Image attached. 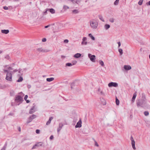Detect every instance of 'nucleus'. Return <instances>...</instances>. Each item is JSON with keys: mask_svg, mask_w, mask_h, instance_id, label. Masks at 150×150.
<instances>
[{"mask_svg": "<svg viewBox=\"0 0 150 150\" xmlns=\"http://www.w3.org/2000/svg\"><path fill=\"white\" fill-rule=\"evenodd\" d=\"M137 106H140L142 107H144L146 105V102L145 100H138L137 102Z\"/></svg>", "mask_w": 150, "mask_h": 150, "instance_id": "1", "label": "nucleus"}, {"mask_svg": "<svg viewBox=\"0 0 150 150\" xmlns=\"http://www.w3.org/2000/svg\"><path fill=\"white\" fill-rule=\"evenodd\" d=\"M18 130L19 132H21V129L20 127H19L18 128Z\"/></svg>", "mask_w": 150, "mask_h": 150, "instance_id": "59", "label": "nucleus"}, {"mask_svg": "<svg viewBox=\"0 0 150 150\" xmlns=\"http://www.w3.org/2000/svg\"><path fill=\"white\" fill-rule=\"evenodd\" d=\"M144 114L145 116H147L149 114V112L148 111H145L144 112Z\"/></svg>", "mask_w": 150, "mask_h": 150, "instance_id": "35", "label": "nucleus"}, {"mask_svg": "<svg viewBox=\"0 0 150 150\" xmlns=\"http://www.w3.org/2000/svg\"><path fill=\"white\" fill-rule=\"evenodd\" d=\"M131 139L132 141V148L134 150H135L136 148L135 146V142L132 136L131 137Z\"/></svg>", "mask_w": 150, "mask_h": 150, "instance_id": "10", "label": "nucleus"}, {"mask_svg": "<svg viewBox=\"0 0 150 150\" xmlns=\"http://www.w3.org/2000/svg\"><path fill=\"white\" fill-rule=\"evenodd\" d=\"M98 17L100 20L101 21H102L103 22H104L105 21L104 20V19L103 18V17L101 15H98Z\"/></svg>", "mask_w": 150, "mask_h": 150, "instance_id": "24", "label": "nucleus"}, {"mask_svg": "<svg viewBox=\"0 0 150 150\" xmlns=\"http://www.w3.org/2000/svg\"><path fill=\"white\" fill-rule=\"evenodd\" d=\"M4 72H7V73L8 72H10V71H8V70H4Z\"/></svg>", "mask_w": 150, "mask_h": 150, "instance_id": "55", "label": "nucleus"}, {"mask_svg": "<svg viewBox=\"0 0 150 150\" xmlns=\"http://www.w3.org/2000/svg\"><path fill=\"white\" fill-rule=\"evenodd\" d=\"M69 42V40L67 39L65 40H64V42L65 43H67Z\"/></svg>", "mask_w": 150, "mask_h": 150, "instance_id": "50", "label": "nucleus"}, {"mask_svg": "<svg viewBox=\"0 0 150 150\" xmlns=\"http://www.w3.org/2000/svg\"><path fill=\"white\" fill-rule=\"evenodd\" d=\"M72 13L74 14H76L79 13V11L75 9L72 11Z\"/></svg>", "mask_w": 150, "mask_h": 150, "instance_id": "30", "label": "nucleus"}, {"mask_svg": "<svg viewBox=\"0 0 150 150\" xmlns=\"http://www.w3.org/2000/svg\"><path fill=\"white\" fill-rule=\"evenodd\" d=\"M49 11L52 13H54L55 12V10L53 8L49 9Z\"/></svg>", "mask_w": 150, "mask_h": 150, "instance_id": "23", "label": "nucleus"}, {"mask_svg": "<svg viewBox=\"0 0 150 150\" xmlns=\"http://www.w3.org/2000/svg\"><path fill=\"white\" fill-rule=\"evenodd\" d=\"M51 29L53 30V31L54 32V33H55V30L56 28V26L54 25V24H51Z\"/></svg>", "mask_w": 150, "mask_h": 150, "instance_id": "12", "label": "nucleus"}, {"mask_svg": "<svg viewBox=\"0 0 150 150\" xmlns=\"http://www.w3.org/2000/svg\"><path fill=\"white\" fill-rule=\"evenodd\" d=\"M81 0H74V3H76L77 4H78L80 2Z\"/></svg>", "mask_w": 150, "mask_h": 150, "instance_id": "33", "label": "nucleus"}, {"mask_svg": "<svg viewBox=\"0 0 150 150\" xmlns=\"http://www.w3.org/2000/svg\"><path fill=\"white\" fill-rule=\"evenodd\" d=\"M3 8L5 10H7L8 9V8L7 6H4L3 7Z\"/></svg>", "mask_w": 150, "mask_h": 150, "instance_id": "44", "label": "nucleus"}, {"mask_svg": "<svg viewBox=\"0 0 150 150\" xmlns=\"http://www.w3.org/2000/svg\"><path fill=\"white\" fill-rule=\"evenodd\" d=\"M109 21L111 23H113L114 21V19L113 18H110L109 19Z\"/></svg>", "mask_w": 150, "mask_h": 150, "instance_id": "38", "label": "nucleus"}, {"mask_svg": "<svg viewBox=\"0 0 150 150\" xmlns=\"http://www.w3.org/2000/svg\"><path fill=\"white\" fill-rule=\"evenodd\" d=\"M13 115V113H10L8 115H12V116Z\"/></svg>", "mask_w": 150, "mask_h": 150, "instance_id": "61", "label": "nucleus"}, {"mask_svg": "<svg viewBox=\"0 0 150 150\" xmlns=\"http://www.w3.org/2000/svg\"><path fill=\"white\" fill-rule=\"evenodd\" d=\"M26 101V102L27 103H29L30 102V101L28 100H25Z\"/></svg>", "mask_w": 150, "mask_h": 150, "instance_id": "62", "label": "nucleus"}, {"mask_svg": "<svg viewBox=\"0 0 150 150\" xmlns=\"http://www.w3.org/2000/svg\"><path fill=\"white\" fill-rule=\"evenodd\" d=\"M50 122H51V121H50V120H49L47 122L46 125H48L50 124Z\"/></svg>", "mask_w": 150, "mask_h": 150, "instance_id": "47", "label": "nucleus"}, {"mask_svg": "<svg viewBox=\"0 0 150 150\" xmlns=\"http://www.w3.org/2000/svg\"><path fill=\"white\" fill-rule=\"evenodd\" d=\"M137 96L136 93H135L133 95V97L132 100V103H134V102L135 99Z\"/></svg>", "mask_w": 150, "mask_h": 150, "instance_id": "15", "label": "nucleus"}, {"mask_svg": "<svg viewBox=\"0 0 150 150\" xmlns=\"http://www.w3.org/2000/svg\"><path fill=\"white\" fill-rule=\"evenodd\" d=\"M23 100L22 98L20 96H16L15 99V101L17 102H19Z\"/></svg>", "mask_w": 150, "mask_h": 150, "instance_id": "7", "label": "nucleus"}, {"mask_svg": "<svg viewBox=\"0 0 150 150\" xmlns=\"http://www.w3.org/2000/svg\"><path fill=\"white\" fill-rule=\"evenodd\" d=\"M52 119H53V117H51L50 118L49 120H50V121H51L52 120Z\"/></svg>", "mask_w": 150, "mask_h": 150, "instance_id": "60", "label": "nucleus"}, {"mask_svg": "<svg viewBox=\"0 0 150 150\" xmlns=\"http://www.w3.org/2000/svg\"><path fill=\"white\" fill-rule=\"evenodd\" d=\"M94 142H95V145L96 146L98 147L99 146V145L98 144L97 142L94 140Z\"/></svg>", "mask_w": 150, "mask_h": 150, "instance_id": "39", "label": "nucleus"}, {"mask_svg": "<svg viewBox=\"0 0 150 150\" xmlns=\"http://www.w3.org/2000/svg\"><path fill=\"white\" fill-rule=\"evenodd\" d=\"M142 1H140L138 3L139 5H141L142 4Z\"/></svg>", "mask_w": 150, "mask_h": 150, "instance_id": "46", "label": "nucleus"}, {"mask_svg": "<svg viewBox=\"0 0 150 150\" xmlns=\"http://www.w3.org/2000/svg\"><path fill=\"white\" fill-rule=\"evenodd\" d=\"M117 44H118V47H120V46L121 45V43H120V42H117Z\"/></svg>", "mask_w": 150, "mask_h": 150, "instance_id": "53", "label": "nucleus"}, {"mask_svg": "<svg viewBox=\"0 0 150 150\" xmlns=\"http://www.w3.org/2000/svg\"><path fill=\"white\" fill-rule=\"evenodd\" d=\"M6 79L9 81H12V73L11 72H8L7 73Z\"/></svg>", "mask_w": 150, "mask_h": 150, "instance_id": "3", "label": "nucleus"}, {"mask_svg": "<svg viewBox=\"0 0 150 150\" xmlns=\"http://www.w3.org/2000/svg\"><path fill=\"white\" fill-rule=\"evenodd\" d=\"M23 80V78L22 77L20 76L18 80H17V82H21Z\"/></svg>", "mask_w": 150, "mask_h": 150, "instance_id": "27", "label": "nucleus"}, {"mask_svg": "<svg viewBox=\"0 0 150 150\" xmlns=\"http://www.w3.org/2000/svg\"><path fill=\"white\" fill-rule=\"evenodd\" d=\"M108 86L110 87L112 86L117 87L118 86V84L115 82H111L108 83Z\"/></svg>", "mask_w": 150, "mask_h": 150, "instance_id": "6", "label": "nucleus"}, {"mask_svg": "<svg viewBox=\"0 0 150 150\" xmlns=\"http://www.w3.org/2000/svg\"><path fill=\"white\" fill-rule=\"evenodd\" d=\"M28 88H29L31 87V86L30 85H29L28 86Z\"/></svg>", "mask_w": 150, "mask_h": 150, "instance_id": "64", "label": "nucleus"}, {"mask_svg": "<svg viewBox=\"0 0 150 150\" xmlns=\"http://www.w3.org/2000/svg\"><path fill=\"white\" fill-rule=\"evenodd\" d=\"M98 93L100 95H104V94L103 92L102 91V90H101V89L100 88H99L98 89Z\"/></svg>", "mask_w": 150, "mask_h": 150, "instance_id": "18", "label": "nucleus"}, {"mask_svg": "<svg viewBox=\"0 0 150 150\" xmlns=\"http://www.w3.org/2000/svg\"><path fill=\"white\" fill-rule=\"evenodd\" d=\"M37 51L39 52H49L50 50L47 49H44L42 47L39 48L37 49Z\"/></svg>", "mask_w": 150, "mask_h": 150, "instance_id": "4", "label": "nucleus"}, {"mask_svg": "<svg viewBox=\"0 0 150 150\" xmlns=\"http://www.w3.org/2000/svg\"><path fill=\"white\" fill-rule=\"evenodd\" d=\"M34 110H33V109H31L29 111V113L30 114H32L35 112Z\"/></svg>", "mask_w": 150, "mask_h": 150, "instance_id": "36", "label": "nucleus"}, {"mask_svg": "<svg viewBox=\"0 0 150 150\" xmlns=\"http://www.w3.org/2000/svg\"><path fill=\"white\" fill-rule=\"evenodd\" d=\"M47 11H49L48 8L47 9L46 11L44 12V14L46 15L47 13Z\"/></svg>", "mask_w": 150, "mask_h": 150, "instance_id": "45", "label": "nucleus"}, {"mask_svg": "<svg viewBox=\"0 0 150 150\" xmlns=\"http://www.w3.org/2000/svg\"><path fill=\"white\" fill-rule=\"evenodd\" d=\"M36 133L37 134H38L40 132V130L39 129H37L36 130Z\"/></svg>", "mask_w": 150, "mask_h": 150, "instance_id": "43", "label": "nucleus"}, {"mask_svg": "<svg viewBox=\"0 0 150 150\" xmlns=\"http://www.w3.org/2000/svg\"><path fill=\"white\" fill-rule=\"evenodd\" d=\"M32 120H29H29L27 121V123L28 124Z\"/></svg>", "mask_w": 150, "mask_h": 150, "instance_id": "48", "label": "nucleus"}, {"mask_svg": "<svg viewBox=\"0 0 150 150\" xmlns=\"http://www.w3.org/2000/svg\"><path fill=\"white\" fill-rule=\"evenodd\" d=\"M99 63L103 67H104V64L102 60H99Z\"/></svg>", "mask_w": 150, "mask_h": 150, "instance_id": "26", "label": "nucleus"}, {"mask_svg": "<svg viewBox=\"0 0 150 150\" xmlns=\"http://www.w3.org/2000/svg\"><path fill=\"white\" fill-rule=\"evenodd\" d=\"M51 26V25H47V26H45V28H48V27H49L50 26Z\"/></svg>", "mask_w": 150, "mask_h": 150, "instance_id": "56", "label": "nucleus"}, {"mask_svg": "<svg viewBox=\"0 0 150 150\" xmlns=\"http://www.w3.org/2000/svg\"><path fill=\"white\" fill-rule=\"evenodd\" d=\"M58 31H60L62 27H63V24H59V25H58Z\"/></svg>", "mask_w": 150, "mask_h": 150, "instance_id": "17", "label": "nucleus"}, {"mask_svg": "<svg viewBox=\"0 0 150 150\" xmlns=\"http://www.w3.org/2000/svg\"><path fill=\"white\" fill-rule=\"evenodd\" d=\"M81 56V54L77 53L74 55V57L75 58H78L80 57Z\"/></svg>", "mask_w": 150, "mask_h": 150, "instance_id": "19", "label": "nucleus"}, {"mask_svg": "<svg viewBox=\"0 0 150 150\" xmlns=\"http://www.w3.org/2000/svg\"><path fill=\"white\" fill-rule=\"evenodd\" d=\"M42 143L41 142H38L32 147V149H34L36 148V147H39L42 145Z\"/></svg>", "mask_w": 150, "mask_h": 150, "instance_id": "8", "label": "nucleus"}, {"mask_svg": "<svg viewBox=\"0 0 150 150\" xmlns=\"http://www.w3.org/2000/svg\"><path fill=\"white\" fill-rule=\"evenodd\" d=\"M63 8L65 10H67L69 8V7L67 6L64 5L63 6Z\"/></svg>", "mask_w": 150, "mask_h": 150, "instance_id": "37", "label": "nucleus"}, {"mask_svg": "<svg viewBox=\"0 0 150 150\" xmlns=\"http://www.w3.org/2000/svg\"><path fill=\"white\" fill-rule=\"evenodd\" d=\"M28 98V95H26L25 96V97H24V100H26Z\"/></svg>", "mask_w": 150, "mask_h": 150, "instance_id": "52", "label": "nucleus"}, {"mask_svg": "<svg viewBox=\"0 0 150 150\" xmlns=\"http://www.w3.org/2000/svg\"><path fill=\"white\" fill-rule=\"evenodd\" d=\"M88 57L93 62H95V59H96V56L94 55H92L90 54H88Z\"/></svg>", "mask_w": 150, "mask_h": 150, "instance_id": "5", "label": "nucleus"}, {"mask_svg": "<svg viewBox=\"0 0 150 150\" xmlns=\"http://www.w3.org/2000/svg\"><path fill=\"white\" fill-rule=\"evenodd\" d=\"M72 65V64L70 63H68L66 64V66H67L71 67Z\"/></svg>", "mask_w": 150, "mask_h": 150, "instance_id": "34", "label": "nucleus"}, {"mask_svg": "<svg viewBox=\"0 0 150 150\" xmlns=\"http://www.w3.org/2000/svg\"><path fill=\"white\" fill-rule=\"evenodd\" d=\"M36 117V116L34 115H33L29 117V120H32L34 118Z\"/></svg>", "mask_w": 150, "mask_h": 150, "instance_id": "20", "label": "nucleus"}, {"mask_svg": "<svg viewBox=\"0 0 150 150\" xmlns=\"http://www.w3.org/2000/svg\"><path fill=\"white\" fill-rule=\"evenodd\" d=\"M104 27L105 29L108 30L110 27V26L108 24H106L105 25Z\"/></svg>", "mask_w": 150, "mask_h": 150, "instance_id": "22", "label": "nucleus"}, {"mask_svg": "<svg viewBox=\"0 0 150 150\" xmlns=\"http://www.w3.org/2000/svg\"><path fill=\"white\" fill-rule=\"evenodd\" d=\"M35 106H33L32 108H31V109H33V110H34V109H35Z\"/></svg>", "mask_w": 150, "mask_h": 150, "instance_id": "63", "label": "nucleus"}, {"mask_svg": "<svg viewBox=\"0 0 150 150\" xmlns=\"http://www.w3.org/2000/svg\"><path fill=\"white\" fill-rule=\"evenodd\" d=\"M131 67L129 65H124V69L126 70H129L131 69Z\"/></svg>", "mask_w": 150, "mask_h": 150, "instance_id": "13", "label": "nucleus"}, {"mask_svg": "<svg viewBox=\"0 0 150 150\" xmlns=\"http://www.w3.org/2000/svg\"><path fill=\"white\" fill-rule=\"evenodd\" d=\"M67 2L68 1H71V2H73V3H74V0H66Z\"/></svg>", "mask_w": 150, "mask_h": 150, "instance_id": "57", "label": "nucleus"}, {"mask_svg": "<svg viewBox=\"0 0 150 150\" xmlns=\"http://www.w3.org/2000/svg\"><path fill=\"white\" fill-rule=\"evenodd\" d=\"M122 50V49L120 48L118 49V51L120 53V55H122L123 54Z\"/></svg>", "mask_w": 150, "mask_h": 150, "instance_id": "29", "label": "nucleus"}, {"mask_svg": "<svg viewBox=\"0 0 150 150\" xmlns=\"http://www.w3.org/2000/svg\"><path fill=\"white\" fill-rule=\"evenodd\" d=\"M88 36L91 37V39L93 40H95V38L93 36L92 34L91 33H90L88 34Z\"/></svg>", "mask_w": 150, "mask_h": 150, "instance_id": "25", "label": "nucleus"}, {"mask_svg": "<svg viewBox=\"0 0 150 150\" xmlns=\"http://www.w3.org/2000/svg\"><path fill=\"white\" fill-rule=\"evenodd\" d=\"M5 58L7 59H10V57L8 55H6L5 57Z\"/></svg>", "mask_w": 150, "mask_h": 150, "instance_id": "40", "label": "nucleus"}, {"mask_svg": "<svg viewBox=\"0 0 150 150\" xmlns=\"http://www.w3.org/2000/svg\"><path fill=\"white\" fill-rule=\"evenodd\" d=\"M7 145V143L6 142L5 143V144L4 146H3V148L1 150H5L6 146Z\"/></svg>", "mask_w": 150, "mask_h": 150, "instance_id": "28", "label": "nucleus"}, {"mask_svg": "<svg viewBox=\"0 0 150 150\" xmlns=\"http://www.w3.org/2000/svg\"><path fill=\"white\" fill-rule=\"evenodd\" d=\"M1 32L3 33L7 34L9 33V30H2Z\"/></svg>", "mask_w": 150, "mask_h": 150, "instance_id": "16", "label": "nucleus"}, {"mask_svg": "<svg viewBox=\"0 0 150 150\" xmlns=\"http://www.w3.org/2000/svg\"><path fill=\"white\" fill-rule=\"evenodd\" d=\"M18 71V70L17 69H15L14 70H13V71H12L11 73H12V74H13L14 73V72L17 71Z\"/></svg>", "mask_w": 150, "mask_h": 150, "instance_id": "49", "label": "nucleus"}, {"mask_svg": "<svg viewBox=\"0 0 150 150\" xmlns=\"http://www.w3.org/2000/svg\"><path fill=\"white\" fill-rule=\"evenodd\" d=\"M46 41V38H43L42 39V41L43 42H45Z\"/></svg>", "mask_w": 150, "mask_h": 150, "instance_id": "51", "label": "nucleus"}, {"mask_svg": "<svg viewBox=\"0 0 150 150\" xmlns=\"http://www.w3.org/2000/svg\"><path fill=\"white\" fill-rule=\"evenodd\" d=\"M63 126V124L62 123H60L59 125V127L57 129V132H59L62 129Z\"/></svg>", "mask_w": 150, "mask_h": 150, "instance_id": "14", "label": "nucleus"}, {"mask_svg": "<svg viewBox=\"0 0 150 150\" xmlns=\"http://www.w3.org/2000/svg\"><path fill=\"white\" fill-rule=\"evenodd\" d=\"M90 25L92 28L96 29L97 28L98 23L93 21H90Z\"/></svg>", "mask_w": 150, "mask_h": 150, "instance_id": "2", "label": "nucleus"}, {"mask_svg": "<svg viewBox=\"0 0 150 150\" xmlns=\"http://www.w3.org/2000/svg\"><path fill=\"white\" fill-rule=\"evenodd\" d=\"M74 86V83H72L71 84V88L72 89L73 88V86Z\"/></svg>", "mask_w": 150, "mask_h": 150, "instance_id": "42", "label": "nucleus"}, {"mask_svg": "<svg viewBox=\"0 0 150 150\" xmlns=\"http://www.w3.org/2000/svg\"><path fill=\"white\" fill-rule=\"evenodd\" d=\"M77 63V61L76 60H75V61H73L72 62V65H74L75 64Z\"/></svg>", "mask_w": 150, "mask_h": 150, "instance_id": "41", "label": "nucleus"}, {"mask_svg": "<svg viewBox=\"0 0 150 150\" xmlns=\"http://www.w3.org/2000/svg\"><path fill=\"white\" fill-rule=\"evenodd\" d=\"M53 136L52 135L50 137V140H52L53 139Z\"/></svg>", "mask_w": 150, "mask_h": 150, "instance_id": "54", "label": "nucleus"}, {"mask_svg": "<svg viewBox=\"0 0 150 150\" xmlns=\"http://www.w3.org/2000/svg\"><path fill=\"white\" fill-rule=\"evenodd\" d=\"M119 0H116L114 2V5H117L119 3Z\"/></svg>", "mask_w": 150, "mask_h": 150, "instance_id": "32", "label": "nucleus"}, {"mask_svg": "<svg viewBox=\"0 0 150 150\" xmlns=\"http://www.w3.org/2000/svg\"><path fill=\"white\" fill-rule=\"evenodd\" d=\"M8 70H12L13 69L12 68H11V67H9L8 68Z\"/></svg>", "mask_w": 150, "mask_h": 150, "instance_id": "58", "label": "nucleus"}, {"mask_svg": "<svg viewBox=\"0 0 150 150\" xmlns=\"http://www.w3.org/2000/svg\"><path fill=\"white\" fill-rule=\"evenodd\" d=\"M87 38L86 37H83L82 39V41L81 44L82 45H86L87 44L88 42L87 41Z\"/></svg>", "mask_w": 150, "mask_h": 150, "instance_id": "9", "label": "nucleus"}, {"mask_svg": "<svg viewBox=\"0 0 150 150\" xmlns=\"http://www.w3.org/2000/svg\"><path fill=\"white\" fill-rule=\"evenodd\" d=\"M54 78H47L46 79L47 81L48 82H50L51 81H53L54 80Z\"/></svg>", "mask_w": 150, "mask_h": 150, "instance_id": "21", "label": "nucleus"}, {"mask_svg": "<svg viewBox=\"0 0 150 150\" xmlns=\"http://www.w3.org/2000/svg\"><path fill=\"white\" fill-rule=\"evenodd\" d=\"M81 121L80 120L79 122L77 123L76 125L75 126L76 128H80L81 127Z\"/></svg>", "mask_w": 150, "mask_h": 150, "instance_id": "11", "label": "nucleus"}, {"mask_svg": "<svg viewBox=\"0 0 150 150\" xmlns=\"http://www.w3.org/2000/svg\"><path fill=\"white\" fill-rule=\"evenodd\" d=\"M116 103L117 105H118L119 104V101L118 99L116 97Z\"/></svg>", "mask_w": 150, "mask_h": 150, "instance_id": "31", "label": "nucleus"}]
</instances>
